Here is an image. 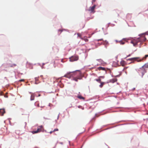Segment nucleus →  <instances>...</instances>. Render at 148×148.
Returning <instances> with one entry per match:
<instances>
[{
	"mask_svg": "<svg viewBox=\"0 0 148 148\" xmlns=\"http://www.w3.org/2000/svg\"><path fill=\"white\" fill-rule=\"evenodd\" d=\"M82 77L81 76H79L78 77H75L73 78V79L76 82L78 81V79H82Z\"/></svg>",
	"mask_w": 148,
	"mask_h": 148,
	"instance_id": "nucleus-12",
	"label": "nucleus"
},
{
	"mask_svg": "<svg viewBox=\"0 0 148 148\" xmlns=\"http://www.w3.org/2000/svg\"><path fill=\"white\" fill-rule=\"evenodd\" d=\"M125 62L124 61H122L121 62V64L122 66H124V65H125Z\"/></svg>",
	"mask_w": 148,
	"mask_h": 148,
	"instance_id": "nucleus-24",
	"label": "nucleus"
},
{
	"mask_svg": "<svg viewBox=\"0 0 148 148\" xmlns=\"http://www.w3.org/2000/svg\"><path fill=\"white\" fill-rule=\"evenodd\" d=\"M77 35L81 39V38H82L81 37V34L80 33H77Z\"/></svg>",
	"mask_w": 148,
	"mask_h": 148,
	"instance_id": "nucleus-23",
	"label": "nucleus"
},
{
	"mask_svg": "<svg viewBox=\"0 0 148 148\" xmlns=\"http://www.w3.org/2000/svg\"><path fill=\"white\" fill-rule=\"evenodd\" d=\"M34 98V94H32L31 96L30 100L31 101L33 100Z\"/></svg>",
	"mask_w": 148,
	"mask_h": 148,
	"instance_id": "nucleus-16",
	"label": "nucleus"
},
{
	"mask_svg": "<svg viewBox=\"0 0 148 148\" xmlns=\"http://www.w3.org/2000/svg\"><path fill=\"white\" fill-rule=\"evenodd\" d=\"M139 58L136 57V58H130L128 59V60L130 61H137L139 60L138 59Z\"/></svg>",
	"mask_w": 148,
	"mask_h": 148,
	"instance_id": "nucleus-9",
	"label": "nucleus"
},
{
	"mask_svg": "<svg viewBox=\"0 0 148 148\" xmlns=\"http://www.w3.org/2000/svg\"><path fill=\"white\" fill-rule=\"evenodd\" d=\"M5 113V110L4 109H0V115L1 116H3Z\"/></svg>",
	"mask_w": 148,
	"mask_h": 148,
	"instance_id": "nucleus-8",
	"label": "nucleus"
},
{
	"mask_svg": "<svg viewBox=\"0 0 148 148\" xmlns=\"http://www.w3.org/2000/svg\"><path fill=\"white\" fill-rule=\"evenodd\" d=\"M117 81V79L116 78H115L110 80L109 82L112 83H114L115 82H116Z\"/></svg>",
	"mask_w": 148,
	"mask_h": 148,
	"instance_id": "nucleus-11",
	"label": "nucleus"
},
{
	"mask_svg": "<svg viewBox=\"0 0 148 148\" xmlns=\"http://www.w3.org/2000/svg\"><path fill=\"white\" fill-rule=\"evenodd\" d=\"M119 42L121 44L123 45L125 44V42L123 40H121L119 41Z\"/></svg>",
	"mask_w": 148,
	"mask_h": 148,
	"instance_id": "nucleus-21",
	"label": "nucleus"
},
{
	"mask_svg": "<svg viewBox=\"0 0 148 148\" xmlns=\"http://www.w3.org/2000/svg\"><path fill=\"white\" fill-rule=\"evenodd\" d=\"M147 57H148V55H145V56L144 57H143L142 59H140L139 60H137V62H140V61H142L143 59H146Z\"/></svg>",
	"mask_w": 148,
	"mask_h": 148,
	"instance_id": "nucleus-13",
	"label": "nucleus"
},
{
	"mask_svg": "<svg viewBox=\"0 0 148 148\" xmlns=\"http://www.w3.org/2000/svg\"><path fill=\"white\" fill-rule=\"evenodd\" d=\"M145 89L146 90L148 91V84H147L146 85V86L145 87Z\"/></svg>",
	"mask_w": 148,
	"mask_h": 148,
	"instance_id": "nucleus-22",
	"label": "nucleus"
},
{
	"mask_svg": "<svg viewBox=\"0 0 148 148\" xmlns=\"http://www.w3.org/2000/svg\"><path fill=\"white\" fill-rule=\"evenodd\" d=\"M62 61V62H63V60H62V61Z\"/></svg>",
	"mask_w": 148,
	"mask_h": 148,
	"instance_id": "nucleus-37",
	"label": "nucleus"
},
{
	"mask_svg": "<svg viewBox=\"0 0 148 148\" xmlns=\"http://www.w3.org/2000/svg\"><path fill=\"white\" fill-rule=\"evenodd\" d=\"M35 81L36 82L38 80V77L35 78Z\"/></svg>",
	"mask_w": 148,
	"mask_h": 148,
	"instance_id": "nucleus-28",
	"label": "nucleus"
},
{
	"mask_svg": "<svg viewBox=\"0 0 148 148\" xmlns=\"http://www.w3.org/2000/svg\"><path fill=\"white\" fill-rule=\"evenodd\" d=\"M148 69V63H146L138 69V73L141 77H143L144 74L147 72Z\"/></svg>",
	"mask_w": 148,
	"mask_h": 148,
	"instance_id": "nucleus-1",
	"label": "nucleus"
},
{
	"mask_svg": "<svg viewBox=\"0 0 148 148\" xmlns=\"http://www.w3.org/2000/svg\"><path fill=\"white\" fill-rule=\"evenodd\" d=\"M16 64H10L9 65V67H14L16 66Z\"/></svg>",
	"mask_w": 148,
	"mask_h": 148,
	"instance_id": "nucleus-19",
	"label": "nucleus"
},
{
	"mask_svg": "<svg viewBox=\"0 0 148 148\" xmlns=\"http://www.w3.org/2000/svg\"><path fill=\"white\" fill-rule=\"evenodd\" d=\"M42 75H41L40 76V77H42Z\"/></svg>",
	"mask_w": 148,
	"mask_h": 148,
	"instance_id": "nucleus-34",
	"label": "nucleus"
},
{
	"mask_svg": "<svg viewBox=\"0 0 148 148\" xmlns=\"http://www.w3.org/2000/svg\"><path fill=\"white\" fill-rule=\"evenodd\" d=\"M105 43L106 44H108V42L106 41H105Z\"/></svg>",
	"mask_w": 148,
	"mask_h": 148,
	"instance_id": "nucleus-32",
	"label": "nucleus"
},
{
	"mask_svg": "<svg viewBox=\"0 0 148 148\" xmlns=\"http://www.w3.org/2000/svg\"><path fill=\"white\" fill-rule=\"evenodd\" d=\"M63 31V29H59L58 30V32H60V33L59 34H61V33Z\"/></svg>",
	"mask_w": 148,
	"mask_h": 148,
	"instance_id": "nucleus-25",
	"label": "nucleus"
},
{
	"mask_svg": "<svg viewBox=\"0 0 148 148\" xmlns=\"http://www.w3.org/2000/svg\"><path fill=\"white\" fill-rule=\"evenodd\" d=\"M40 96V94H39V95L38 96Z\"/></svg>",
	"mask_w": 148,
	"mask_h": 148,
	"instance_id": "nucleus-36",
	"label": "nucleus"
},
{
	"mask_svg": "<svg viewBox=\"0 0 148 148\" xmlns=\"http://www.w3.org/2000/svg\"><path fill=\"white\" fill-rule=\"evenodd\" d=\"M44 130L43 127L42 126H40L39 127V128H38L37 130L35 131H32L31 132L33 134L37 133L40 132Z\"/></svg>",
	"mask_w": 148,
	"mask_h": 148,
	"instance_id": "nucleus-5",
	"label": "nucleus"
},
{
	"mask_svg": "<svg viewBox=\"0 0 148 148\" xmlns=\"http://www.w3.org/2000/svg\"><path fill=\"white\" fill-rule=\"evenodd\" d=\"M96 0H92V3H93V2H94Z\"/></svg>",
	"mask_w": 148,
	"mask_h": 148,
	"instance_id": "nucleus-30",
	"label": "nucleus"
},
{
	"mask_svg": "<svg viewBox=\"0 0 148 148\" xmlns=\"http://www.w3.org/2000/svg\"><path fill=\"white\" fill-rule=\"evenodd\" d=\"M43 106H41V107L42 108H43Z\"/></svg>",
	"mask_w": 148,
	"mask_h": 148,
	"instance_id": "nucleus-35",
	"label": "nucleus"
},
{
	"mask_svg": "<svg viewBox=\"0 0 148 148\" xmlns=\"http://www.w3.org/2000/svg\"><path fill=\"white\" fill-rule=\"evenodd\" d=\"M130 56V55H129L128 56H127V57H129V56Z\"/></svg>",
	"mask_w": 148,
	"mask_h": 148,
	"instance_id": "nucleus-33",
	"label": "nucleus"
},
{
	"mask_svg": "<svg viewBox=\"0 0 148 148\" xmlns=\"http://www.w3.org/2000/svg\"><path fill=\"white\" fill-rule=\"evenodd\" d=\"M53 131H50V132H49V133L50 134H51V133H53Z\"/></svg>",
	"mask_w": 148,
	"mask_h": 148,
	"instance_id": "nucleus-31",
	"label": "nucleus"
},
{
	"mask_svg": "<svg viewBox=\"0 0 148 148\" xmlns=\"http://www.w3.org/2000/svg\"><path fill=\"white\" fill-rule=\"evenodd\" d=\"M44 130L43 127L42 126H40L39 127V128H38L37 130L35 131H32L31 132L33 134L37 133L40 132Z\"/></svg>",
	"mask_w": 148,
	"mask_h": 148,
	"instance_id": "nucleus-4",
	"label": "nucleus"
},
{
	"mask_svg": "<svg viewBox=\"0 0 148 148\" xmlns=\"http://www.w3.org/2000/svg\"><path fill=\"white\" fill-rule=\"evenodd\" d=\"M35 106H37V107H39V104L38 102L36 101V102L35 103Z\"/></svg>",
	"mask_w": 148,
	"mask_h": 148,
	"instance_id": "nucleus-20",
	"label": "nucleus"
},
{
	"mask_svg": "<svg viewBox=\"0 0 148 148\" xmlns=\"http://www.w3.org/2000/svg\"><path fill=\"white\" fill-rule=\"evenodd\" d=\"M76 72H70L67 73L65 74L63 77H65L67 78H70L71 77L75 75Z\"/></svg>",
	"mask_w": 148,
	"mask_h": 148,
	"instance_id": "nucleus-3",
	"label": "nucleus"
},
{
	"mask_svg": "<svg viewBox=\"0 0 148 148\" xmlns=\"http://www.w3.org/2000/svg\"><path fill=\"white\" fill-rule=\"evenodd\" d=\"M102 76H100L99 77L98 79H95V80L97 81V82H98L99 83L101 82V79H100L101 77H102Z\"/></svg>",
	"mask_w": 148,
	"mask_h": 148,
	"instance_id": "nucleus-15",
	"label": "nucleus"
},
{
	"mask_svg": "<svg viewBox=\"0 0 148 148\" xmlns=\"http://www.w3.org/2000/svg\"><path fill=\"white\" fill-rule=\"evenodd\" d=\"M24 81V79H20L19 80V81H20V82H22V81L23 82Z\"/></svg>",
	"mask_w": 148,
	"mask_h": 148,
	"instance_id": "nucleus-29",
	"label": "nucleus"
},
{
	"mask_svg": "<svg viewBox=\"0 0 148 148\" xmlns=\"http://www.w3.org/2000/svg\"><path fill=\"white\" fill-rule=\"evenodd\" d=\"M81 39L84 40L86 42H87L88 41V40L87 38L86 37H84L83 38H81Z\"/></svg>",
	"mask_w": 148,
	"mask_h": 148,
	"instance_id": "nucleus-14",
	"label": "nucleus"
},
{
	"mask_svg": "<svg viewBox=\"0 0 148 148\" xmlns=\"http://www.w3.org/2000/svg\"><path fill=\"white\" fill-rule=\"evenodd\" d=\"M103 70L105 71L106 70V69L105 68L101 66L99 67L97 69V70Z\"/></svg>",
	"mask_w": 148,
	"mask_h": 148,
	"instance_id": "nucleus-10",
	"label": "nucleus"
},
{
	"mask_svg": "<svg viewBox=\"0 0 148 148\" xmlns=\"http://www.w3.org/2000/svg\"><path fill=\"white\" fill-rule=\"evenodd\" d=\"M96 5H95L92 7H90L89 8V11H90L92 12H94V9L96 7Z\"/></svg>",
	"mask_w": 148,
	"mask_h": 148,
	"instance_id": "nucleus-7",
	"label": "nucleus"
},
{
	"mask_svg": "<svg viewBox=\"0 0 148 148\" xmlns=\"http://www.w3.org/2000/svg\"><path fill=\"white\" fill-rule=\"evenodd\" d=\"M58 131V128H56L54 130H53V132L56 131Z\"/></svg>",
	"mask_w": 148,
	"mask_h": 148,
	"instance_id": "nucleus-26",
	"label": "nucleus"
},
{
	"mask_svg": "<svg viewBox=\"0 0 148 148\" xmlns=\"http://www.w3.org/2000/svg\"><path fill=\"white\" fill-rule=\"evenodd\" d=\"M143 34H141L140 36V38H138L136 40H134L131 42V43L134 46H136L138 42H143L146 40V38L144 36Z\"/></svg>",
	"mask_w": 148,
	"mask_h": 148,
	"instance_id": "nucleus-2",
	"label": "nucleus"
},
{
	"mask_svg": "<svg viewBox=\"0 0 148 148\" xmlns=\"http://www.w3.org/2000/svg\"><path fill=\"white\" fill-rule=\"evenodd\" d=\"M77 97L80 99H83V100H84L85 99L81 95L78 96H77Z\"/></svg>",
	"mask_w": 148,
	"mask_h": 148,
	"instance_id": "nucleus-18",
	"label": "nucleus"
},
{
	"mask_svg": "<svg viewBox=\"0 0 148 148\" xmlns=\"http://www.w3.org/2000/svg\"><path fill=\"white\" fill-rule=\"evenodd\" d=\"M97 41H98V42H99V41H103V39H98L97 40Z\"/></svg>",
	"mask_w": 148,
	"mask_h": 148,
	"instance_id": "nucleus-27",
	"label": "nucleus"
},
{
	"mask_svg": "<svg viewBox=\"0 0 148 148\" xmlns=\"http://www.w3.org/2000/svg\"><path fill=\"white\" fill-rule=\"evenodd\" d=\"M78 58V57L77 56H73L70 58V60L71 62H73L77 60Z\"/></svg>",
	"mask_w": 148,
	"mask_h": 148,
	"instance_id": "nucleus-6",
	"label": "nucleus"
},
{
	"mask_svg": "<svg viewBox=\"0 0 148 148\" xmlns=\"http://www.w3.org/2000/svg\"><path fill=\"white\" fill-rule=\"evenodd\" d=\"M100 83V84L99 85V86L100 88H101L103 86V85L105 84V82H101Z\"/></svg>",
	"mask_w": 148,
	"mask_h": 148,
	"instance_id": "nucleus-17",
	"label": "nucleus"
}]
</instances>
